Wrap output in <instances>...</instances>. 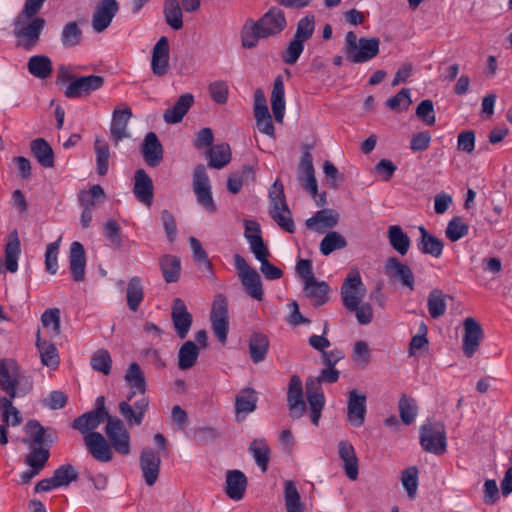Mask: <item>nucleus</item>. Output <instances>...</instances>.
Wrapping results in <instances>:
<instances>
[{"label":"nucleus","mask_w":512,"mask_h":512,"mask_svg":"<svg viewBox=\"0 0 512 512\" xmlns=\"http://www.w3.org/2000/svg\"><path fill=\"white\" fill-rule=\"evenodd\" d=\"M0 388L8 397L0 398L1 424L0 445L8 444V428L19 426L23 422L21 412L13 405V399L28 394L33 388L31 377L19 369L13 359L0 360Z\"/></svg>","instance_id":"1"},{"label":"nucleus","mask_w":512,"mask_h":512,"mask_svg":"<svg viewBox=\"0 0 512 512\" xmlns=\"http://www.w3.org/2000/svg\"><path fill=\"white\" fill-rule=\"evenodd\" d=\"M287 21L285 13L279 7L273 6L256 21H250L243 27L241 33L242 46L251 49L257 46L259 39L276 36L285 30Z\"/></svg>","instance_id":"2"},{"label":"nucleus","mask_w":512,"mask_h":512,"mask_svg":"<svg viewBox=\"0 0 512 512\" xmlns=\"http://www.w3.org/2000/svg\"><path fill=\"white\" fill-rule=\"evenodd\" d=\"M340 372L335 366H326L318 377H310L306 380V397L310 409V419L313 425L318 426L322 410L325 405V397L321 383H335L339 379Z\"/></svg>","instance_id":"3"},{"label":"nucleus","mask_w":512,"mask_h":512,"mask_svg":"<svg viewBox=\"0 0 512 512\" xmlns=\"http://www.w3.org/2000/svg\"><path fill=\"white\" fill-rule=\"evenodd\" d=\"M45 25L44 18L30 14L26 16L20 11L13 24V35L17 39V45L25 50H31L38 44Z\"/></svg>","instance_id":"4"},{"label":"nucleus","mask_w":512,"mask_h":512,"mask_svg":"<svg viewBox=\"0 0 512 512\" xmlns=\"http://www.w3.org/2000/svg\"><path fill=\"white\" fill-rule=\"evenodd\" d=\"M380 40L376 37L357 38L353 31L345 35L344 52L347 60L352 63H365L379 53Z\"/></svg>","instance_id":"5"},{"label":"nucleus","mask_w":512,"mask_h":512,"mask_svg":"<svg viewBox=\"0 0 512 512\" xmlns=\"http://www.w3.org/2000/svg\"><path fill=\"white\" fill-rule=\"evenodd\" d=\"M269 197L272 205L270 216L283 230L293 233L295 225L291 218V211L285 201L283 185L278 180L271 187Z\"/></svg>","instance_id":"6"},{"label":"nucleus","mask_w":512,"mask_h":512,"mask_svg":"<svg viewBox=\"0 0 512 512\" xmlns=\"http://www.w3.org/2000/svg\"><path fill=\"white\" fill-rule=\"evenodd\" d=\"M233 259L237 275L247 294L251 298L261 301L264 293L260 275L255 269L248 265L244 257L240 254H235Z\"/></svg>","instance_id":"7"},{"label":"nucleus","mask_w":512,"mask_h":512,"mask_svg":"<svg viewBox=\"0 0 512 512\" xmlns=\"http://www.w3.org/2000/svg\"><path fill=\"white\" fill-rule=\"evenodd\" d=\"M341 300L346 310H355L366 295V287L357 270H351L344 279L340 289Z\"/></svg>","instance_id":"8"},{"label":"nucleus","mask_w":512,"mask_h":512,"mask_svg":"<svg viewBox=\"0 0 512 512\" xmlns=\"http://www.w3.org/2000/svg\"><path fill=\"white\" fill-rule=\"evenodd\" d=\"M420 444L423 449L435 455L446 451L445 428L440 423H428L420 428Z\"/></svg>","instance_id":"9"},{"label":"nucleus","mask_w":512,"mask_h":512,"mask_svg":"<svg viewBox=\"0 0 512 512\" xmlns=\"http://www.w3.org/2000/svg\"><path fill=\"white\" fill-rule=\"evenodd\" d=\"M112 417L105 408V398L100 396L96 399V408L80 415L74 419L72 428L78 430L80 433L87 435L94 430L104 421L108 422V418Z\"/></svg>","instance_id":"10"},{"label":"nucleus","mask_w":512,"mask_h":512,"mask_svg":"<svg viewBox=\"0 0 512 512\" xmlns=\"http://www.w3.org/2000/svg\"><path fill=\"white\" fill-rule=\"evenodd\" d=\"M105 433L111 447L120 455L130 453V434L123 421L117 417H109L105 427Z\"/></svg>","instance_id":"11"},{"label":"nucleus","mask_w":512,"mask_h":512,"mask_svg":"<svg viewBox=\"0 0 512 512\" xmlns=\"http://www.w3.org/2000/svg\"><path fill=\"white\" fill-rule=\"evenodd\" d=\"M193 190L198 204L208 212L214 213L216 205L212 197L209 177L203 164L197 165L194 169Z\"/></svg>","instance_id":"12"},{"label":"nucleus","mask_w":512,"mask_h":512,"mask_svg":"<svg viewBox=\"0 0 512 512\" xmlns=\"http://www.w3.org/2000/svg\"><path fill=\"white\" fill-rule=\"evenodd\" d=\"M210 319L215 336L221 343H226L229 330L228 303L222 294L217 295L213 302Z\"/></svg>","instance_id":"13"},{"label":"nucleus","mask_w":512,"mask_h":512,"mask_svg":"<svg viewBox=\"0 0 512 512\" xmlns=\"http://www.w3.org/2000/svg\"><path fill=\"white\" fill-rule=\"evenodd\" d=\"M104 85V78L98 75H88L75 78L71 81L64 92L70 99L81 98L99 90Z\"/></svg>","instance_id":"14"},{"label":"nucleus","mask_w":512,"mask_h":512,"mask_svg":"<svg viewBox=\"0 0 512 512\" xmlns=\"http://www.w3.org/2000/svg\"><path fill=\"white\" fill-rule=\"evenodd\" d=\"M287 405L289 415L293 419L301 418L307 410V405L303 397L302 381L297 375H292L290 378L287 391Z\"/></svg>","instance_id":"15"},{"label":"nucleus","mask_w":512,"mask_h":512,"mask_svg":"<svg viewBox=\"0 0 512 512\" xmlns=\"http://www.w3.org/2000/svg\"><path fill=\"white\" fill-rule=\"evenodd\" d=\"M386 276L393 282H399L402 286L414 290V275L411 268L402 263L397 257H389L384 266Z\"/></svg>","instance_id":"16"},{"label":"nucleus","mask_w":512,"mask_h":512,"mask_svg":"<svg viewBox=\"0 0 512 512\" xmlns=\"http://www.w3.org/2000/svg\"><path fill=\"white\" fill-rule=\"evenodd\" d=\"M139 462L145 483L148 486H153L157 482L160 472L161 457L159 453L146 447L141 451Z\"/></svg>","instance_id":"17"},{"label":"nucleus","mask_w":512,"mask_h":512,"mask_svg":"<svg viewBox=\"0 0 512 512\" xmlns=\"http://www.w3.org/2000/svg\"><path fill=\"white\" fill-rule=\"evenodd\" d=\"M463 328V353L466 357H472L479 348L483 338V330L481 325L472 317L464 320Z\"/></svg>","instance_id":"18"},{"label":"nucleus","mask_w":512,"mask_h":512,"mask_svg":"<svg viewBox=\"0 0 512 512\" xmlns=\"http://www.w3.org/2000/svg\"><path fill=\"white\" fill-rule=\"evenodd\" d=\"M119 10L116 0H102L95 8L92 16V28L101 33L109 27L114 16Z\"/></svg>","instance_id":"19"},{"label":"nucleus","mask_w":512,"mask_h":512,"mask_svg":"<svg viewBox=\"0 0 512 512\" xmlns=\"http://www.w3.org/2000/svg\"><path fill=\"white\" fill-rule=\"evenodd\" d=\"M171 318L175 332L180 339L186 338L192 325V315L188 312L185 302L175 298L171 307Z\"/></svg>","instance_id":"20"},{"label":"nucleus","mask_w":512,"mask_h":512,"mask_svg":"<svg viewBox=\"0 0 512 512\" xmlns=\"http://www.w3.org/2000/svg\"><path fill=\"white\" fill-rule=\"evenodd\" d=\"M84 443L95 460L99 462H109L112 460V449L101 433L91 432L85 435Z\"/></svg>","instance_id":"21"},{"label":"nucleus","mask_w":512,"mask_h":512,"mask_svg":"<svg viewBox=\"0 0 512 512\" xmlns=\"http://www.w3.org/2000/svg\"><path fill=\"white\" fill-rule=\"evenodd\" d=\"M366 412V396L359 394L357 390L350 391L347 402V421L353 427H360L364 424Z\"/></svg>","instance_id":"22"},{"label":"nucleus","mask_w":512,"mask_h":512,"mask_svg":"<svg viewBox=\"0 0 512 512\" xmlns=\"http://www.w3.org/2000/svg\"><path fill=\"white\" fill-rule=\"evenodd\" d=\"M170 47L168 38L162 36L154 45L151 58V69L154 75L164 76L169 69Z\"/></svg>","instance_id":"23"},{"label":"nucleus","mask_w":512,"mask_h":512,"mask_svg":"<svg viewBox=\"0 0 512 512\" xmlns=\"http://www.w3.org/2000/svg\"><path fill=\"white\" fill-rule=\"evenodd\" d=\"M340 215L334 209H321L314 216L308 218L305 225L308 229L318 233H324L328 229L334 228L339 222Z\"/></svg>","instance_id":"24"},{"label":"nucleus","mask_w":512,"mask_h":512,"mask_svg":"<svg viewBox=\"0 0 512 512\" xmlns=\"http://www.w3.org/2000/svg\"><path fill=\"white\" fill-rule=\"evenodd\" d=\"M133 194L145 206H151L154 197L153 182L144 169H138L134 175Z\"/></svg>","instance_id":"25"},{"label":"nucleus","mask_w":512,"mask_h":512,"mask_svg":"<svg viewBox=\"0 0 512 512\" xmlns=\"http://www.w3.org/2000/svg\"><path fill=\"white\" fill-rule=\"evenodd\" d=\"M131 116L132 111L129 107H125L122 110H114L110 125V134L115 145H118L120 141L129 137L128 122Z\"/></svg>","instance_id":"26"},{"label":"nucleus","mask_w":512,"mask_h":512,"mask_svg":"<svg viewBox=\"0 0 512 512\" xmlns=\"http://www.w3.org/2000/svg\"><path fill=\"white\" fill-rule=\"evenodd\" d=\"M24 431L27 437L21 441L27 446H48L54 442L50 433H46L45 428L37 420H29L24 425Z\"/></svg>","instance_id":"27"},{"label":"nucleus","mask_w":512,"mask_h":512,"mask_svg":"<svg viewBox=\"0 0 512 512\" xmlns=\"http://www.w3.org/2000/svg\"><path fill=\"white\" fill-rule=\"evenodd\" d=\"M338 454L340 459L344 462L343 468L345 475L350 480L355 481L358 478L359 465L353 445L346 440H341L338 443Z\"/></svg>","instance_id":"28"},{"label":"nucleus","mask_w":512,"mask_h":512,"mask_svg":"<svg viewBox=\"0 0 512 512\" xmlns=\"http://www.w3.org/2000/svg\"><path fill=\"white\" fill-rule=\"evenodd\" d=\"M69 267L74 281L81 282L85 279V250L78 241H74L70 246Z\"/></svg>","instance_id":"29"},{"label":"nucleus","mask_w":512,"mask_h":512,"mask_svg":"<svg viewBox=\"0 0 512 512\" xmlns=\"http://www.w3.org/2000/svg\"><path fill=\"white\" fill-rule=\"evenodd\" d=\"M142 156L150 167H156L161 163L163 147L154 132L146 134L142 145Z\"/></svg>","instance_id":"30"},{"label":"nucleus","mask_w":512,"mask_h":512,"mask_svg":"<svg viewBox=\"0 0 512 512\" xmlns=\"http://www.w3.org/2000/svg\"><path fill=\"white\" fill-rule=\"evenodd\" d=\"M247 487V477L240 470H229L226 474L225 492L235 501L241 500Z\"/></svg>","instance_id":"31"},{"label":"nucleus","mask_w":512,"mask_h":512,"mask_svg":"<svg viewBox=\"0 0 512 512\" xmlns=\"http://www.w3.org/2000/svg\"><path fill=\"white\" fill-rule=\"evenodd\" d=\"M303 291L314 306H322L329 300L330 287L325 281L310 278L304 283Z\"/></svg>","instance_id":"32"},{"label":"nucleus","mask_w":512,"mask_h":512,"mask_svg":"<svg viewBox=\"0 0 512 512\" xmlns=\"http://www.w3.org/2000/svg\"><path fill=\"white\" fill-rule=\"evenodd\" d=\"M194 103V96L191 93L181 95L173 107L168 108L164 114L163 119L168 124H176L182 121L188 110Z\"/></svg>","instance_id":"33"},{"label":"nucleus","mask_w":512,"mask_h":512,"mask_svg":"<svg viewBox=\"0 0 512 512\" xmlns=\"http://www.w3.org/2000/svg\"><path fill=\"white\" fill-rule=\"evenodd\" d=\"M270 100L275 121L282 123L285 115L286 103L284 82L280 75H278L274 80Z\"/></svg>","instance_id":"34"},{"label":"nucleus","mask_w":512,"mask_h":512,"mask_svg":"<svg viewBox=\"0 0 512 512\" xmlns=\"http://www.w3.org/2000/svg\"><path fill=\"white\" fill-rule=\"evenodd\" d=\"M420 241L418 242V248L423 254L431 255L435 258H439L443 252V241L436 236L430 234L424 226H419Z\"/></svg>","instance_id":"35"},{"label":"nucleus","mask_w":512,"mask_h":512,"mask_svg":"<svg viewBox=\"0 0 512 512\" xmlns=\"http://www.w3.org/2000/svg\"><path fill=\"white\" fill-rule=\"evenodd\" d=\"M124 379L127 385L131 389H134V391L129 394L128 401L132 400L136 392H139L141 394L145 393L146 379L143 371L141 370L140 366L137 363L133 362L128 366L125 372Z\"/></svg>","instance_id":"36"},{"label":"nucleus","mask_w":512,"mask_h":512,"mask_svg":"<svg viewBox=\"0 0 512 512\" xmlns=\"http://www.w3.org/2000/svg\"><path fill=\"white\" fill-rule=\"evenodd\" d=\"M20 246L17 231H13L9 234L8 242L5 247V266L11 273H15L18 270V258L21 252Z\"/></svg>","instance_id":"37"},{"label":"nucleus","mask_w":512,"mask_h":512,"mask_svg":"<svg viewBox=\"0 0 512 512\" xmlns=\"http://www.w3.org/2000/svg\"><path fill=\"white\" fill-rule=\"evenodd\" d=\"M83 32L76 21H69L62 27L60 42L64 48H74L81 44Z\"/></svg>","instance_id":"38"},{"label":"nucleus","mask_w":512,"mask_h":512,"mask_svg":"<svg viewBox=\"0 0 512 512\" xmlns=\"http://www.w3.org/2000/svg\"><path fill=\"white\" fill-rule=\"evenodd\" d=\"M387 237L391 247L400 255H406L410 248V238L399 225H391L387 230Z\"/></svg>","instance_id":"39"},{"label":"nucleus","mask_w":512,"mask_h":512,"mask_svg":"<svg viewBox=\"0 0 512 512\" xmlns=\"http://www.w3.org/2000/svg\"><path fill=\"white\" fill-rule=\"evenodd\" d=\"M27 68L31 75L39 79L48 78L53 70L52 61L46 55H34L30 57Z\"/></svg>","instance_id":"40"},{"label":"nucleus","mask_w":512,"mask_h":512,"mask_svg":"<svg viewBox=\"0 0 512 512\" xmlns=\"http://www.w3.org/2000/svg\"><path fill=\"white\" fill-rule=\"evenodd\" d=\"M31 151L43 167L51 168L54 166L53 150L43 138H37L31 142Z\"/></svg>","instance_id":"41"},{"label":"nucleus","mask_w":512,"mask_h":512,"mask_svg":"<svg viewBox=\"0 0 512 512\" xmlns=\"http://www.w3.org/2000/svg\"><path fill=\"white\" fill-rule=\"evenodd\" d=\"M159 265L163 278L167 283L178 281L181 271V262L177 256L166 254L160 258Z\"/></svg>","instance_id":"42"},{"label":"nucleus","mask_w":512,"mask_h":512,"mask_svg":"<svg viewBox=\"0 0 512 512\" xmlns=\"http://www.w3.org/2000/svg\"><path fill=\"white\" fill-rule=\"evenodd\" d=\"M207 156L209 167L221 169L231 160L230 146L226 143L215 145L207 151Z\"/></svg>","instance_id":"43"},{"label":"nucleus","mask_w":512,"mask_h":512,"mask_svg":"<svg viewBox=\"0 0 512 512\" xmlns=\"http://www.w3.org/2000/svg\"><path fill=\"white\" fill-rule=\"evenodd\" d=\"M163 14L166 23L173 30H180L183 28V13L178 0H165Z\"/></svg>","instance_id":"44"},{"label":"nucleus","mask_w":512,"mask_h":512,"mask_svg":"<svg viewBox=\"0 0 512 512\" xmlns=\"http://www.w3.org/2000/svg\"><path fill=\"white\" fill-rule=\"evenodd\" d=\"M36 346L40 352L41 363L47 367L56 369L59 365L58 351L54 344L41 339L40 331L37 332Z\"/></svg>","instance_id":"45"},{"label":"nucleus","mask_w":512,"mask_h":512,"mask_svg":"<svg viewBox=\"0 0 512 512\" xmlns=\"http://www.w3.org/2000/svg\"><path fill=\"white\" fill-rule=\"evenodd\" d=\"M244 225V236L249 243L251 252L255 254V251H261L267 248L261 236V227L259 223L255 220H245Z\"/></svg>","instance_id":"46"},{"label":"nucleus","mask_w":512,"mask_h":512,"mask_svg":"<svg viewBox=\"0 0 512 512\" xmlns=\"http://www.w3.org/2000/svg\"><path fill=\"white\" fill-rule=\"evenodd\" d=\"M94 151L96 155V170L100 176L107 174L109 169L110 148L108 143L100 137L94 140Z\"/></svg>","instance_id":"47"},{"label":"nucleus","mask_w":512,"mask_h":512,"mask_svg":"<svg viewBox=\"0 0 512 512\" xmlns=\"http://www.w3.org/2000/svg\"><path fill=\"white\" fill-rule=\"evenodd\" d=\"M144 298L142 280L138 276H133L127 285L126 300L131 311H137Z\"/></svg>","instance_id":"48"},{"label":"nucleus","mask_w":512,"mask_h":512,"mask_svg":"<svg viewBox=\"0 0 512 512\" xmlns=\"http://www.w3.org/2000/svg\"><path fill=\"white\" fill-rule=\"evenodd\" d=\"M28 448L29 452L24 458V463L30 468L42 471L50 457L48 446H28Z\"/></svg>","instance_id":"49"},{"label":"nucleus","mask_w":512,"mask_h":512,"mask_svg":"<svg viewBox=\"0 0 512 512\" xmlns=\"http://www.w3.org/2000/svg\"><path fill=\"white\" fill-rule=\"evenodd\" d=\"M199 349L193 341H186L178 352V367L181 370L192 368L197 362Z\"/></svg>","instance_id":"50"},{"label":"nucleus","mask_w":512,"mask_h":512,"mask_svg":"<svg viewBox=\"0 0 512 512\" xmlns=\"http://www.w3.org/2000/svg\"><path fill=\"white\" fill-rule=\"evenodd\" d=\"M269 349L268 337L261 333L253 334L249 340V352L254 363L262 362Z\"/></svg>","instance_id":"51"},{"label":"nucleus","mask_w":512,"mask_h":512,"mask_svg":"<svg viewBox=\"0 0 512 512\" xmlns=\"http://www.w3.org/2000/svg\"><path fill=\"white\" fill-rule=\"evenodd\" d=\"M447 298H449V296L439 289H434L429 293L427 306L432 318L437 319L445 314Z\"/></svg>","instance_id":"52"},{"label":"nucleus","mask_w":512,"mask_h":512,"mask_svg":"<svg viewBox=\"0 0 512 512\" xmlns=\"http://www.w3.org/2000/svg\"><path fill=\"white\" fill-rule=\"evenodd\" d=\"M249 452L262 472H266L270 460V449L266 442L262 439L254 440L249 446Z\"/></svg>","instance_id":"53"},{"label":"nucleus","mask_w":512,"mask_h":512,"mask_svg":"<svg viewBox=\"0 0 512 512\" xmlns=\"http://www.w3.org/2000/svg\"><path fill=\"white\" fill-rule=\"evenodd\" d=\"M346 246L347 241L343 235L336 231H330L320 242L319 249L324 256H328L335 250L343 249Z\"/></svg>","instance_id":"54"},{"label":"nucleus","mask_w":512,"mask_h":512,"mask_svg":"<svg viewBox=\"0 0 512 512\" xmlns=\"http://www.w3.org/2000/svg\"><path fill=\"white\" fill-rule=\"evenodd\" d=\"M270 252L268 248H265L261 251H255V258L260 262V270L264 277L268 280H277L283 276V271L274 266L272 263L268 261V257Z\"/></svg>","instance_id":"55"},{"label":"nucleus","mask_w":512,"mask_h":512,"mask_svg":"<svg viewBox=\"0 0 512 512\" xmlns=\"http://www.w3.org/2000/svg\"><path fill=\"white\" fill-rule=\"evenodd\" d=\"M284 498L287 512H303L304 506L293 481H285Z\"/></svg>","instance_id":"56"},{"label":"nucleus","mask_w":512,"mask_h":512,"mask_svg":"<svg viewBox=\"0 0 512 512\" xmlns=\"http://www.w3.org/2000/svg\"><path fill=\"white\" fill-rule=\"evenodd\" d=\"M257 397L255 392L251 388L242 390L241 394L235 398V412L240 413H251L256 409Z\"/></svg>","instance_id":"57"},{"label":"nucleus","mask_w":512,"mask_h":512,"mask_svg":"<svg viewBox=\"0 0 512 512\" xmlns=\"http://www.w3.org/2000/svg\"><path fill=\"white\" fill-rule=\"evenodd\" d=\"M315 30V17L314 15H306L301 18L296 27L295 34L293 39L299 40L302 43L308 41L314 33Z\"/></svg>","instance_id":"58"},{"label":"nucleus","mask_w":512,"mask_h":512,"mask_svg":"<svg viewBox=\"0 0 512 512\" xmlns=\"http://www.w3.org/2000/svg\"><path fill=\"white\" fill-rule=\"evenodd\" d=\"M90 364L93 370L108 375L112 368V359L106 349L97 350L91 357Z\"/></svg>","instance_id":"59"},{"label":"nucleus","mask_w":512,"mask_h":512,"mask_svg":"<svg viewBox=\"0 0 512 512\" xmlns=\"http://www.w3.org/2000/svg\"><path fill=\"white\" fill-rule=\"evenodd\" d=\"M468 231L469 226L462 220L461 217L455 216L448 222L445 234L450 241L456 242L462 237L466 236Z\"/></svg>","instance_id":"60"},{"label":"nucleus","mask_w":512,"mask_h":512,"mask_svg":"<svg viewBox=\"0 0 512 512\" xmlns=\"http://www.w3.org/2000/svg\"><path fill=\"white\" fill-rule=\"evenodd\" d=\"M79 474L71 464H65L58 467L53 477L58 487H67L71 482L77 480Z\"/></svg>","instance_id":"61"},{"label":"nucleus","mask_w":512,"mask_h":512,"mask_svg":"<svg viewBox=\"0 0 512 512\" xmlns=\"http://www.w3.org/2000/svg\"><path fill=\"white\" fill-rule=\"evenodd\" d=\"M399 413L402 422L406 425L411 424L416 417L417 407L413 398L402 395L399 400Z\"/></svg>","instance_id":"62"},{"label":"nucleus","mask_w":512,"mask_h":512,"mask_svg":"<svg viewBox=\"0 0 512 512\" xmlns=\"http://www.w3.org/2000/svg\"><path fill=\"white\" fill-rule=\"evenodd\" d=\"M401 482L410 498H414L418 488V469L410 466L402 472Z\"/></svg>","instance_id":"63"},{"label":"nucleus","mask_w":512,"mask_h":512,"mask_svg":"<svg viewBox=\"0 0 512 512\" xmlns=\"http://www.w3.org/2000/svg\"><path fill=\"white\" fill-rule=\"evenodd\" d=\"M189 243H190V247H191L195 261L199 265H202L203 268L207 272L211 273L212 272V264H211L210 260L208 259V255H207L206 251L203 249L201 242L195 237H190Z\"/></svg>","instance_id":"64"}]
</instances>
